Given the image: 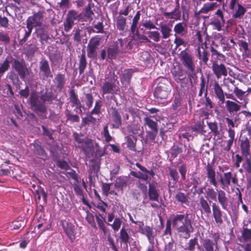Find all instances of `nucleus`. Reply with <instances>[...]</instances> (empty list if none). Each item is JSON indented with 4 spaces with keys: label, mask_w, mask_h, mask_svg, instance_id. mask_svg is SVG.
Segmentation results:
<instances>
[{
    "label": "nucleus",
    "mask_w": 251,
    "mask_h": 251,
    "mask_svg": "<svg viewBox=\"0 0 251 251\" xmlns=\"http://www.w3.org/2000/svg\"><path fill=\"white\" fill-rule=\"evenodd\" d=\"M191 214L179 212L171 216L173 227L180 238L187 239L194 231Z\"/></svg>",
    "instance_id": "obj_1"
},
{
    "label": "nucleus",
    "mask_w": 251,
    "mask_h": 251,
    "mask_svg": "<svg viewBox=\"0 0 251 251\" xmlns=\"http://www.w3.org/2000/svg\"><path fill=\"white\" fill-rule=\"evenodd\" d=\"M213 89L215 97L219 102L222 104L225 103L226 110L230 115L236 114L241 110V107L244 108L247 107V102H240L238 100H226L224 90L217 81L214 83Z\"/></svg>",
    "instance_id": "obj_2"
},
{
    "label": "nucleus",
    "mask_w": 251,
    "mask_h": 251,
    "mask_svg": "<svg viewBox=\"0 0 251 251\" xmlns=\"http://www.w3.org/2000/svg\"><path fill=\"white\" fill-rule=\"evenodd\" d=\"M171 91V85L168 79L163 78L154 91V96L159 103H164Z\"/></svg>",
    "instance_id": "obj_3"
},
{
    "label": "nucleus",
    "mask_w": 251,
    "mask_h": 251,
    "mask_svg": "<svg viewBox=\"0 0 251 251\" xmlns=\"http://www.w3.org/2000/svg\"><path fill=\"white\" fill-rule=\"evenodd\" d=\"M179 58L183 66L189 73L188 75L191 81V78L196 76V75L193 74L196 68L194 57L188 49H185L179 53Z\"/></svg>",
    "instance_id": "obj_4"
},
{
    "label": "nucleus",
    "mask_w": 251,
    "mask_h": 251,
    "mask_svg": "<svg viewBox=\"0 0 251 251\" xmlns=\"http://www.w3.org/2000/svg\"><path fill=\"white\" fill-rule=\"evenodd\" d=\"M116 84H119L117 76L114 72H110L108 74V80L104 82L101 87L102 96H103L106 94H116V92L119 90V88Z\"/></svg>",
    "instance_id": "obj_5"
},
{
    "label": "nucleus",
    "mask_w": 251,
    "mask_h": 251,
    "mask_svg": "<svg viewBox=\"0 0 251 251\" xmlns=\"http://www.w3.org/2000/svg\"><path fill=\"white\" fill-rule=\"evenodd\" d=\"M29 104L32 110L35 112L44 113L47 111L46 106L41 100V97L36 92H32L29 99Z\"/></svg>",
    "instance_id": "obj_6"
},
{
    "label": "nucleus",
    "mask_w": 251,
    "mask_h": 251,
    "mask_svg": "<svg viewBox=\"0 0 251 251\" xmlns=\"http://www.w3.org/2000/svg\"><path fill=\"white\" fill-rule=\"evenodd\" d=\"M101 37L100 35H96L91 38L87 45V55L88 58L96 59L97 57V50L100 45Z\"/></svg>",
    "instance_id": "obj_7"
},
{
    "label": "nucleus",
    "mask_w": 251,
    "mask_h": 251,
    "mask_svg": "<svg viewBox=\"0 0 251 251\" xmlns=\"http://www.w3.org/2000/svg\"><path fill=\"white\" fill-rule=\"evenodd\" d=\"M220 182L223 190L229 189L231 183L234 185H238V178L236 174L233 175L231 172L225 173L223 177H221Z\"/></svg>",
    "instance_id": "obj_8"
},
{
    "label": "nucleus",
    "mask_w": 251,
    "mask_h": 251,
    "mask_svg": "<svg viewBox=\"0 0 251 251\" xmlns=\"http://www.w3.org/2000/svg\"><path fill=\"white\" fill-rule=\"evenodd\" d=\"M80 14L75 10H71L68 11L66 19L64 23V30L66 32L69 31L73 27L75 20H79Z\"/></svg>",
    "instance_id": "obj_9"
},
{
    "label": "nucleus",
    "mask_w": 251,
    "mask_h": 251,
    "mask_svg": "<svg viewBox=\"0 0 251 251\" xmlns=\"http://www.w3.org/2000/svg\"><path fill=\"white\" fill-rule=\"evenodd\" d=\"M135 165L142 172L132 171L131 175L134 177L144 181H147L149 178V175L151 176V177L154 176L155 173L152 170H148L146 167L141 165L139 163H136Z\"/></svg>",
    "instance_id": "obj_10"
},
{
    "label": "nucleus",
    "mask_w": 251,
    "mask_h": 251,
    "mask_svg": "<svg viewBox=\"0 0 251 251\" xmlns=\"http://www.w3.org/2000/svg\"><path fill=\"white\" fill-rule=\"evenodd\" d=\"M39 75L42 79L53 77L49 61L44 57H42L39 62Z\"/></svg>",
    "instance_id": "obj_11"
},
{
    "label": "nucleus",
    "mask_w": 251,
    "mask_h": 251,
    "mask_svg": "<svg viewBox=\"0 0 251 251\" xmlns=\"http://www.w3.org/2000/svg\"><path fill=\"white\" fill-rule=\"evenodd\" d=\"M12 68L18 74L21 79L25 78L28 70L24 59L19 60L14 58Z\"/></svg>",
    "instance_id": "obj_12"
},
{
    "label": "nucleus",
    "mask_w": 251,
    "mask_h": 251,
    "mask_svg": "<svg viewBox=\"0 0 251 251\" xmlns=\"http://www.w3.org/2000/svg\"><path fill=\"white\" fill-rule=\"evenodd\" d=\"M43 12L39 11L29 16L26 20V25L33 28L34 27L41 26L43 23Z\"/></svg>",
    "instance_id": "obj_13"
},
{
    "label": "nucleus",
    "mask_w": 251,
    "mask_h": 251,
    "mask_svg": "<svg viewBox=\"0 0 251 251\" xmlns=\"http://www.w3.org/2000/svg\"><path fill=\"white\" fill-rule=\"evenodd\" d=\"M241 152L245 158L251 157V145L248 138L246 136H241L240 140Z\"/></svg>",
    "instance_id": "obj_14"
},
{
    "label": "nucleus",
    "mask_w": 251,
    "mask_h": 251,
    "mask_svg": "<svg viewBox=\"0 0 251 251\" xmlns=\"http://www.w3.org/2000/svg\"><path fill=\"white\" fill-rule=\"evenodd\" d=\"M212 70L218 79L222 76H226L227 75V70L226 66L222 63L218 64L217 60H212Z\"/></svg>",
    "instance_id": "obj_15"
},
{
    "label": "nucleus",
    "mask_w": 251,
    "mask_h": 251,
    "mask_svg": "<svg viewBox=\"0 0 251 251\" xmlns=\"http://www.w3.org/2000/svg\"><path fill=\"white\" fill-rule=\"evenodd\" d=\"M61 223L63 229L68 237L72 242H73L75 238V226L71 222L66 220L61 221Z\"/></svg>",
    "instance_id": "obj_16"
},
{
    "label": "nucleus",
    "mask_w": 251,
    "mask_h": 251,
    "mask_svg": "<svg viewBox=\"0 0 251 251\" xmlns=\"http://www.w3.org/2000/svg\"><path fill=\"white\" fill-rule=\"evenodd\" d=\"M205 170L206 177L209 184L212 185L215 187H217L218 182L216 178V172L214 166L208 163L205 167Z\"/></svg>",
    "instance_id": "obj_17"
},
{
    "label": "nucleus",
    "mask_w": 251,
    "mask_h": 251,
    "mask_svg": "<svg viewBox=\"0 0 251 251\" xmlns=\"http://www.w3.org/2000/svg\"><path fill=\"white\" fill-rule=\"evenodd\" d=\"M227 133L229 139L227 140L224 141L221 147L223 148L224 151L228 152L231 150L233 142L236 141V139L235 137V131L231 128L229 127L228 129Z\"/></svg>",
    "instance_id": "obj_18"
},
{
    "label": "nucleus",
    "mask_w": 251,
    "mask_h": 251,
    "mask_svg": "<svg viewBox=\"0 0 251 251\" xmlns=\"http://www.w3.org/2000/svg\"><path fill=\"white\" fill-rule=\"evenodd\" d=\"M212 215L214 219L215 223L219 225H221L224 223L223 212L221 210L220 206L216 203L213 202L212 204Z\"/></svg>",
    "instance_id": "obj_19"
},
{
    "label": "nucleus",
    "mask_w": 251,
    "mask_h": 251,
    "mask_svg": "<svg viewBox=\"0 0 251 251\" xmlns=\"http://www.w3.org/2000/svg\"><path fill=\"white\" fill-rule=\"evenodd\" d=\"M139 223L140 224L139 226L140 232L146 236L150 243H153L155 235L153 234L154 232L153 228L149 226H143L144 223L143 222H140Z\"/></svg>",
    "instance_id": "obj_20"
},
{
    "label": "nucleus",
    "mask_w": 251,
    "mask_h": 251,
    "mask_svg": "<svg viewBox=\"0 0 251 251\" xmlns=\"http://www.w3.org/2000/svg\"><path fill=\"white\" fill-rule=\"evenodd\" d=\"M157 183L155 181L150 183L149 184L148 196L151 201H158L159 194L157 189Z\"/></svg>",
    "instance_id": "obj_21"
},
{
    "label": "nucleus",
    "mask_w": 251,
    "mask_h": 251,
    "mask_svg": "<svg viewBox=\"0 0 251 251\" xmlns=\"http://www.w3.org/2000/svg\"><path fill=\"white\" fill-rule=\"evenodd\" d=\"M217 191L218 201L223 209L227 210L229 201L226 192L223 190H217Z\"/></svg>",
    "instance_id": "obj_22"
},
{
    "label": "nucleus",
    "mask_w": 251,
    "mask_h": 251,
    "mask_svg": "<svg viewBox=\"0 0 251 251\" xmlns=\"http://www.w3.org/2000/svg\"><path fill=\"white\" fill-rule=\"evenodd\" d=\"M123 41L122 39H118L116 43L110 45L107 49V53L109 58L112 59L116 58L119 52L118 44H120L121 47H123Z\"/></svg>",
    "instance_id": "obj_23"
},
{
    "label": "nucleus",
    "mask_w": 251,
    "mask_h": 251,
    "mask_svg": "<svg viewBox=\"0 0 251 251\" xmlns=\"http://www.w3.org/2000/svg\"><path fill=\"white\" fill-rule=\"evenodd\" d=\"M207 45L205 43L204 47H202V50H200V47L198 48V58L200 62L202 64L207 65L209 60V52L207 49Z\"/></svg>",
    "instance_id": "obj_24"
},
{
    "label": "nucleus",
    "mask_w": 251,
    "mask_h": 251,
    "mask_svg": "<svg viewBox=\"0 0 251 251\" xmlns=\"http://www.w3.org/2000/svg\"><path fill=\"white\" fill-rule=\"evenodd\" d=\"M242 167L244 171L247 181L251 183V157L245 158V160L242 164Z\"/></svg>",
    "instance_id": "obj_25"
},
{
    "label": "nucleus",
    "mask_w": 251,
    "mask_h": 251,
    "mask_svg": "<svg viewBox=\"0 0 251 251\" xmlns=\"http://www.w3.org/2000/svg\"><path fill=\"white\" fill-rule=\"evenodd\" d=\"M111 115L113 123L112 126L114 128H118L122 125V118L116 107L111 108Z\"/></svg>",
    "instance_id": "obj_26"
},
{
    "label": "nucleus",
    "mask_w": 251,
    "mask_h": 251,
    "mask_svg": "<svg viewBox=\"0 0 251 251\" xmlns=\"http://www.w3.org/2000/svg\"><path fill=\"white\" fill-rule=\"evenodd\" d=\"M174 30L175 33V36L176 35H185L188 32L187 24L183 22L178 23L175 25Z\"/></svg>",
    "instance_id": "obj_27"
},
{
    "label": "nucleus",
    "mask_w": 251,
    "mask_h": 251,
    "mask_svg": "<svg viewBox=\"0 0 251 251\" xmlns=\"http://www.w3.org/2000/svg\"><path fill=\"white\" fill-rule=\"evenodd\" d=\"M33 152L39 158L44 160L48 158V154L45 151L44 148L40 145L37 144L34 145Z\"/></svg>",
    "instance_id": "obj_28"
},
{
    "label": "nucleus",
    "mask_w": 251,
    "mask_h": 251,
    "mask_svg": "<svg viewBox=\"0 0 251 251\" xmlns=\"http://www.w3.org/2000/svg\"><path fill=\"white\" fill-rule=\"evenodd\" d=\"M214 46H215L216 47H218V45L215 44L214 41H212L211 44L210 45V51L211 53V57H212V61L213 60V58H214L215 56H216L215 60L219 59V60H222L223 61L226 60V56L225 55L222 54V53H220L214 47Z\"/></svg>",
    "instance_id": "obj_29"
},
{
    "label": "nucleus",
    "mask_w": 251,
    "mask_h": 251,
    "mask_svg": "<svg viewBox=\"0 0 251 251\" xmlns=\"http://www.w3.org/2000/svg\"><path fill=\"white\" fill-rule=\"evenodd\" d=\"M208 95V90L206 88L205 89V92L204 93V97H205V102L204 105L205 109L207 111L206 112H203L204 115L207 118L209 116L208 111H212V109L213 108L214 104L213 103L210 97L207 96Z\"/></svg>",
    "instance_id": "obj_30"
},
{
    "label": "nucleus",
    "mask_w": 251,
    "mask_h": 251,
    "mask_svg": "<svg viewBox=\"0 0 251 251\" xmlns=\"http://www.w3.org/2000/svg\"><path fill=\"white\" fill-rule=\"evenodd\" d=\"M78 70L79 74L81 75L84 72L87 65L85 50H82V53L78 56Z\"/></svg>",
    "instance_id": "obj_31"
},
{
    "label": "nucleus",
    "mask_w": 251,
    "mask_h": 251,
    "mask_svg": "<svg viewBox=\"0 0 251 251\" xmlns=\"http://www.w3.org/2000/svg\"><path fill=\"white\" fill-rule=\"evenodd\" d=\"M53 82L56 84V88L61 91L64 88L65 84V75L57 73L54 77Z\"/></svg>",
    "instance_id": "obj_32"
},
{
    "label": "nucleus",
    "mask_w": 251,
    "mask_h": 251,
    "mask_svg": "<svg viewBox=\"0 0 251 251\" xmlns=\"http://www.w3.org/2000/svg\"><path fill=\"white\" fill-rule=\"evenodd\" d=\"M83 144L84 145H81V149L86 155L93 151L94 145L93 140L87 138L84 140Z\"/></svg>",
    "instance_id": "obj_33"
},
{
    "label": "nucleus",
    "mask_w": 251,
    "mask_h": 251,
    "mask_svg": "<svg viewBox=\"0 0 251 251\" xmlns=\"http://www.w3.org/2000/svg\"><path fill=\"white\" fill-rule=\"evenodd\" d=\"M245 225L241 231V238L239 240L243 243L251 242V229L246 227Z\"/></svg>",
    "instance_id": "obj_34"
},
{
    "label": "nucleus",
    "mask_w": 251,
    "mask_h": 251,
    "mask_svg": "<svg viewBox=\"0 0 251 251\" xmlns=\"http://www.w3.org/2000/svg\"><path fill=\"white\" fill-rule=\"evenodd\" d=\"M199 201V205L201 206L202 210L207 215H209L211 213V210L207 201L203 196H201L200 197Z\"/></svg>",
    "instance_id": "obj_35"
},
{
    "label": "nucleus",
    "mask_w": 251,
    "mask_h": 251,
    "mask_svg": "<svg viewBox=\"0 0 251 251\" xmlns=\"http://www.w3.org/2000/svg\"><path fill=\"white\" fill-rule=\"evenodd\" d=\"M172 75L175 81L177 83H181L185 78V77L184 76L183 70L180 68H175L174 70L172 72Z\"/></svg>",
    "instance_id": "obj_36"
},
{
    "label": "nucleus",
    "mask_w": 251,
    "mask_h": 251,
    "mask_svg": "<svg viewBox=\"0 0 251 251\" xmlns=\"http://www.w3.org/2000/svg\"><path fill=\"white\" fill-rule=\"evenodd\" d=\"M95 217L100 229L102 231L104 234H106L107 232V229L105 225L106 223L105 217L102 216V215L100 213L96 214Z\"/></svg>",
    "instance_id": "obj_37"
},
{
    "label": "nucleus",
    "mask_w": 251,
    "mask_h": 251,
    "mask_svg": "<svg viewBox=\"0 0 251 251\" xmlns=\"http://www.w3.org/2000/svg\"><path fill=\"white\" fill-rule=\"evenodd\" d=\"M134 73L132 69H127L124 70L120 77L122 83L126 82L129 83Z\"/></svg>",
    "instance_id": "obj_38"
},
{
    "label": "nucleus",
    "mask_w": 251,
    "mask_h": 251,
    "mask_svg": "<svg viewBox=\"0 0 251 251\" xmlns=\"http://www.w3.org/2000/svg\"><path fill=\"white\" fill-rule=\"evenodd\" d=\"M176 201L182 204L188 205L189 204V197L181 192H178L175 196Z\"/></svg>",
    "instance_id": "obj_39"
},
{
    "label": "nucleus",
    "mask_w": 251,
    "mask_h": 251,
    "mask_svg": "<svg viewBox=\"0 0 251 251\" xmlns=\"http://www.w3.org/2000/svg\"><path fill=\"white\" fill-rule=\"evenodd\" d=\"M127 180L126 178L122 177H118L116 179L114 187L118 190L123 191L124 188L127 185Z\"/></svg>",
    "instance_id": "obj_40"
},
{
    "label": "nucleus",
    "mask_w": 251,
    "mask_h": 251,
    "mask_svg": "<svg viewBox=\"0 0 251 251\" xmlns=\"http://www.w3.org/2000/svg\"><path fill=\"white\" fill-rule=\"evenodd\" d=\"M126 18L119 15L116 18L117 28L120 31H125L126 27Z\"/></svg>",
    "instance_id": "obj_41"
},
{
    "label": "nucleus",
    "mask_w": 251,
    "mask_h": 251,
    "mask_svg": "<svg viewBox=\"0 0 251 251\" xmlns=\"http://www.w3.org/2000/svg\"><path fill=\"white\" fill-rule=\"evenodd\" d=\"M35 33L37 37L40 39L41 42L47 41L49 38L48 32L43 27H39L37 28Z\"/></svg>",
    "instance_id": "obj_42"
},
{
    "label": "nucleus",
    "mask_w": 251,
    "mask_h": 251,
    "mask_svg": "<svg viewBox=\"0 0 251 251\" xmlns=\"http://www.w3.org/2000/svg\"><path fill=\"white\" fill-rule=\"evenodd\" d=\"M160 32L163 39H166L172 35V28L168 25L163 24L160 25Z\"/></svg>",
    "instance_id": "obj_43"
},
{
    "label": "nucleus",
    "mask_w": 251,
    "mask_h": 251,
    "mask_svg": "<svg viewBox=\"0 0 251 251\" xmlns=\"http://www.w3.org/2000/svg\"><path fill=\"white\" fill-rule=\"evenodd\" d=\"M144 125L147 126L151 130H153L155 132H158L157 123L152 120L150 117H146L144 119Z\"/></svg>",
    "instance_id": "obj_44"
},
{
    "label": "nucleus",
    "mask_w": 251,
    "mask_h": 251,
    "mask_svg": "<svg viewBox=\"0 0 251 251\" xmlns=\"http://www.w3.org/2000/svg\"><path fill=\"white\" fill-rule=\"evenodd\" d=\"M66 121L71 123H78L80 121L79 117L76 114H73L71 110L66 109L65 112Z\"/></svg>",
    "instance_id": "obj_45"
},
{
    "label": "nucleus",
    "mask_w": 251,
    "mask_h": 251,
    "mask_svg": "<svg viewBox=\"0 0 251 251\" xmlns=\"http://www.w3.org/2000/svg\"><path fill=\"white\" fill-rule=\"evenodd\" d=\"M246 9L242 4L238 3L237 9L232 15V17L234 19H241L246 13Z\"/></svg>",
    "instance_id": "obj_46"
},
{
    "label": "nucleus",
    "mask_w": 251,
    "mask_h": 251,
    "mask_svg": "<svg viewBox=\"0 0 251 251\" xmlns=\"http://www.w3.org/2000/svg\"><path fill=\"white\" fill-rule=\"evenodd\" d=\"M120 238L121 242L126 246H127L128 244H129L130 239L131 238L129 236L126 230L124 227H123L120 230Z\"/></svg>",
    "instance_id": "obj_47"
},
{
    "label": "nucleus",
    "mask_w": 251,
    "mask_h": 251,
    "mask_svg": "<svg viewBox=\"0 0 251 251\" xmlns=\"http://www.w3.org/2000/svg\"><path fill=\"white\" fill-rule=\"evenodd\" d=\"M221 39L220 40V44L222 45V50L224 51H229L232 48L229 43V38L226 36H223L220 34H219Z\"/></svg>",
    "instance_id": "obj_48"
},
{
    "label": "nucleus",
    "mask_w": 251,
    "mask_h": 251,
    "mask_svg": "<svg viewBox=\"0 0 251 251\" xmlns=\"http://www.w3.org/2000/svg\"><path fill=\"white\" fill-rule=\"evenodd\" d=\"M203 248L205 251H214V246L215 244L213 241L208 238H205L203 240L202 245Z\"/></svg>",
    "instance_id": "obj_49"
},
{
    "label": "nucleus",
    "mask_w": 251,
    "mask_h": 251,
    "mask_svg": "<svg viewBox=\"0 0 251 251\" xmlns=\"http://www.w3.org/2000/svg\"><path fill=\"white\" fill-rule=\"evenodd\" d=\"M204 126V121L202 120V121H198L194 126H191L196 134H197L201 133L203 131Z\"/></svg>",
    "instance_id": "obj_50"
},
{
    "label": "nucleus",
    "mask_w": 251,
    "mask_h": 251,
    "mask_svg": "<svg viewBox=\"0 0 251 251\" xmlns=\"http://www.w3.org/2000/svg\"><path fill=\"white\" fill-rule=\"evenodd\" d=\"M141 16V13L140 11H138L134 17L133 18L132 24L130 27V31L132 33L134 34L135 32L136 29H138L137 26V24L139 20H140Z\"/></svg>",
    "instance_id": "obj_51"
},
{
    "label": "nucleus",
    "mask_w": 251,
    "mask_h": 251,
    "mask_svg": "<svg viewBox=\"0 0 251 251\" xmlns=\"http://www.w3.org/2000/svg\"><path fill=\"white\" fill-rule=\"evenodd\" d=\"M126 139L127 143V147L129 149V150L134 151H136V138L133 139L131 136H127L126 137Z\"/></svg>",
    "instance_id": "obj_52"
},
{
    "label": "nucleus",
    "mask_w": 251,
    "mask_h": 251,
    "mask_svg": "<svg viewBox=\"0 0 251 251\" xmlns=\"http://www.w3.org/2000/svg\"><path fill=\"white\" fill-rule=\"evenodd\" d=\"M216 5L217 3L216 2L205 3L203 7L198 12V14H200L201 13H206L209 11L213 10Z\"/></svg>",
    "instance_id": "obj_53"
},
{
    "label": "nucleus",
    "mask_w": 251,
    "mask_h": 251,
    "mask_svg": "<svg viewBox=\"0 0 251 251\" xmlns=\"http://www.w3.org/2000/svg\"><path fill=\"white\" fill-rule=\"evenodd\" d=\"M172 222L171 219H168L166 221V227L163 234V235L165 236L166 238H169V237L172 236Z\"/></svg>",
    "instance_id": "obj_54"
},
{
    "label": "nucleus",
    "mask_w": 251,
    "mask_h": 251,
    "mask_svg": "<svg viewBox=\"0 0 251 251\" xmlns=\"http://www.w3.org/2000/svg\"><path fill=\"white\" fill-rule=\"evenodd\" d=\"M85 99L84 101L86 106L88 109H89L92 106L94 102V97L92 94L90 93H85Z\"/></svg>",
    "instance_id": "obj_55"
},
{
    "label": "nucleus",
    "mask_w": 251,
    "mask_h": 251,
    "mask_svg": "<svg viewBox=\"0 0 251 251\" xmlns=\"http://www.w3.org/2000/svg\"><path fill=\"white\" fill-rule=\"evenodd\" d=\"M10 38L9 34L4 32H0V45H7L10 43Z\"/></svg>",
    "instance_id": "obj_56"
},
{
    "label": "nucleus",
    "mask_w": 251,
    "mask_h": 251,
    "mask_svg": "<svg viewBox=\"0 0 251 251\" xmlns=\"http://www.w3.org/2000/svg\"><path fill=\"white\" fill-rule=\"evenodd\" d=\"M169 175L173 180V183L176 184L178 181L179 176L177 170L175 169L169 168Z\"/></svg>",
    "instance_id": "obj_57"
},
{
    "label": "nucleus",
    "mask_w": 251,
    "mask_h": 251,
    "mask_svg": "<svg viewBox=\"0 0 251 251\" xmlns=\"http://www.w3.org/2000/svg\"><path fill=\"white\" fill-rule=\"evenodd\" d=\"M182 152V148L177 145H174L171 149V158L174 159L177 156Z\"/></svg>",
    "instance_id": "obj_58"
},
{
    "label": "nucleus",
    "mask_w": 251,
    "mask_h": 251,
    "mask_svg": "<svg viewBox=\"0 0 251 251\" xmlns=\"http://www.w3.org/2000/svg\"><path fill=\"white\" fill-rule=\"evenodd\" d=\"M69 96L70 102L72 103V106H75V104L77 102V101H79L78 96L75 92V91L74 89H71L70 90Z\"/></svg>",
    "instance_id": "obj_59"
},
{
    "label": "nucleus",
    "mask_w": 251,
    "mask_h": 251,
    "mask_svg": "<svg viewBox=\"0 0 251 251\" xmlns=\"http://www.w3.org/2000/svg\"><path fill=\"white\" fill-rule=\"evenodd\" d=\"M148 37L155 42H158L160 40V33L157 31H149L147 32Z\"/></svg>",
    "instance_id": "obj_60"
},
{
    "label": "nucleus",
    "mask_w": 251,
    "mask_h": 251,
    "mask_svg": "<svg viewBox=\"0 0 251 251\" xmlns=\"http://www.w3.org/2000/svg\"><path fill=\"white\" fill-rule=\"evenodd\" d=\"M102 106V101L101 100H97L95 102V106L92 110L90 113L92 114H99L100 112V109Z\"/></svg>",
    "instance_id": "obj_61"
},
{
    "label": "nucleus",
    "mask_w": 251,
    "mask_h": 251,
    "mask_svg": "<svg viewBox=\"0 0 251 251\" xmlns=\"http://www.w3.org/2000/svg\"><path fill=\"white\" fill-rule=\"evenodd\" d=\"M207 197L211 200L216 201L217 193L212 187H208L206 190Z\"/></svg>",
    "instance_id": "obj_62"
},
{
    "label": "nucleus",
    "mask_w": 251,
    "mask_h": 251,
    "mask_svg": "<svg viewBox=\"0 0 251 251\" xmlns=\"http://www.w3.org/2000/svg\"><path fill=\"white\" fill-rule=\"evenodd\" d=\"M178 171L181 175V179L185 181L186 178V173L187 171V166L185 164H182L178 167Z\"/></svg>",
    "instance_id": "obj_63"
},
{
    "label": "nucleus",
    "mask_w": 251,
    "mask_h": 251,
    "mask_svg": "<svg viewBox=\"0 0 251 251\" xmlns=\"http://www.w3.org/2000/svg\"><path fill=\"white\" fill-rule=\"evenodd\" d=\"M207 125L211 130V131L214 134V135H217L219 134L218 127L216 122L207 123Z\"/></svg>",
    "instance_id": "obj_64"
}]
</instances>
